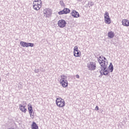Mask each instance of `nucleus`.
I'll list each match as a JSON object with an SVG mask.
<instances>
[{"instance_id":"obj_1","label":"nucleus","mask_w":129,"mask_h":129,"mask_svg":"<svg viewBox=\"0 0 129 129\" xmlns=\"http://www.w3.org/2000/svg\"><path fill=\"white\" fill-rule=\"evenodd\" d=\"M33 7L34 10L39 11L42 7V1L41 0H35L33 3Z\"/></svg>"},{"instance_id":"obj_2","label":"nucleus","mask_w":129,"mask_h":129,"mask_svg":"<svg viewBox=\"0 0 129 129\" xmlns=\"http://www.w3.org/2000/svg\"><path fill=\"white\" fill-rule=\"evenodd\" d=\"M97 60L101 66L100 67L103 68L107 67V64H108V62L103 59V56H100L99 58H98Z\"/></svg>"},{"instance_id":"obj_3","label":"nucleus","mask_w":129,"mask_h":129,"mask_svg":"<svg viewBox=\"0 0 129 129\" xmlns=\"http://www.w3.org/2000/svg\"><path fill=\"white\" fill-rule=\"evenodd\" d=\"M56 105H57L59 107H63L65 106V101L64 99L60 98H57L56 100Z\"/></svg>"},{"instance_id":"obj_4","label":"nucleus","mask_w":129,"mask_h":129,"mask_svg":"<svg viewBox=\"0 0 129 129\" xmlns=\"http://www.w3.org/2000/svg\"><path fill=\"white\" fill-rule=\"evenodd\" d=\"M43 14L45 18H49L52 15V10L49 8L44 9L43 10Z\"/></svg>"},{"instance_id":"obj_5","label":"nucleus","mask_w":129,"mask_h":129,"mask_svg":"<svg viewBox=\"0 0 129 129\" xmlns=\"http://www.w3.org/2000/svg\"><path fill=\"white\" fill-rule=\"evenodd\" d=\"M104 19L105 24H108V25H109V24H111V20L109 17V14L107 12H106L104 14Z\"/></svg>"},{"instance_id":"obj_6","label":"nucleus","mask_w":129,"mask_h":129,"mask_svg":"<svg viewBox=\"0 0 129 129\" xmlns=\"http://www.w3.org/2000/svg\"><path fill=\"white\" fill-rule=\"evenodd\" d=\"M74 56H75V57H80V56H81V51L78 50V47H77V46L74 47Z\"/></svg>"},{"instance_id":"obj_7","label":"nucleus","mask_w":129,"mask_h":129,"mask_svg":"<svg viewBox=\"0 0 129 129\" xmlns=\"http://www.w3.org/2000/svg\"><path fill=\"white\" fill-rule=\"evenodd\" d=\"M87 67L89 68V70L91 71H94L96 69V63L94 62H90L87 65Z\"/></svg>"},{"instance_id":"obj_8","label":"nucleus","mask_w":129,"mask_h":129,"mask_svg":"<svg viewBox=\"0 0 129 129\" xmlns=\"http://www.w3.org/2000/svg\"><path fill=\"white\" fill-rule=\"evenodd\" d=\"M66 24L67 23L64 20L61 19L57 22V25L59 28H65L66 27Z\"/></svg>"},{"instance_id":"obj_9","label":"nucleus","mask_w":129,"mask_h":129,"mask_svg":"<svg viewBox=\"0 0 129 129\" xmlns=\"http://www.w3.org/2000/svg\"><path fill=\"white\" fill-rule=\"evenodd\" d=\"M71 15L74 18H79L80 16L79 15V13L75 10H73L72 11V12L71 13Z\"/></svg>"},{"instance_id":"obj_10","label":"nucleus","mask_w":129,"mask_h":129,"mask_svg":"<svg viewBox=\"0 0 129 129\" xmlns=\"http://www.w3.org/2000/svg\"><path fill=\"white\" fill-rule=\"evenodd\" d=\"M19 109H20L21 111H22V112H24V113H26L27 111V109L26 108L25 106H23L22 104L19 105Z\"/></svg>"},{"instance_id":"obj_11","label":"nucleus","mask_w":129,"mask_h":129,"mask_svg":"<svg viewBox=\"0 0 129 129\" xmlns=\"http://www.w3.org/2000/svg\"><path fill=\"white\" fill-rule=\"evenodd\" d=\"M122 24L123 26H125V27H128L129 21L127 19H124L122 21Z\"/></svg>"},{"instance_id":"obj_12","label":"nucleus","mask_w":129,"mask_h":129,"mask_svg":"<svg viewBox=\"0 0 129 129\" xmlns=\"http://www.w3.org/2000/svg\"><path fill=\"white\" fill-rule=\"evenodd\" d=\"M60 84L62 87H67L68 86V81H63L60 82Z\"/></svg>"},{"instance_id":"obj_13","label":"nucleus","mask_w":129,"mask_h":129,"mask_svg":"<svg viewBox=\"0 0 129 129\" xmlns=\"http://www.w3.org/2000/svg\"><path fill=\"white\" fill-rule=\"evenodd\" d=\"M102 68L103 69V72H104L105 76L108 75L109 74V72L107 71V67H104Z\"/></svg>"},{"instance_id":"obj_14","label":"nucleus","mask_w":129,"mask_h":129,"mask_svg":"<svg viewBox=\"0 0 129 129\" xmlns=\"http://www.w3.org/2000/svg\"><path fill=\"white\" fill-rule=\"evenodd\" d=\"M107 36L109 39H112L114 37V32L110 31L108 33Z\"/></svg>"},{"instance_id":"obj_15","label":"nucleus","mask_w":129,"mask_h":129,"mask_svg":"<svg viewBox=\"0 0 129 129\" xmlns=\"http://www.w3.org/2000/svg\"><path fill=\"white\" fill-rule=\"evenodd\" d=\"M28 111L29 113H30L31 114H32V112H33V107H32V105H31V104H29L28 105Z\"/></svg>"},{"instance_id":"obj_16","label":"nucleus","mask_w":129,"mask_h":129,"mask_svg":"<svg viewBox=\"0 0 129 129\" xmlns=\"http://www.w3.org/2000/svg\"><path fill=\"white\" fill-rule=\"evenodd\" d=\"M31 128L39 129V126H38V125L37 124V123H36L35 122H33L32 124L31 125Z\"/></svg>"},{"instance_id":"obj_17","label":"nucleus","mask_w":129,"mask_h":129,"mask_svg":"<svg viewBox=\"0 0 129 129\" xmlns=\"http://www.w3.org/2000/svg\"><path fill=\"white\" fill-rule=\"evenodd\" d=\"M61 81H67V76L64 75L61 76V79L60 80V82Z\"/></svg>"},{"instance_id":"obj_18","label":"nucleus","mask_w":129,"mask_h":129,"mask_svg":"<svg viewBox=\"0 0 129 129\" xmlns=\"http://www.w3.org/2000/svg\"><path fill=\"white\" fill-rule=\"evenodd\" d=\"M20 45L21 46H22V47H26V48H27L28 42H26L25 41H21Z\"/></svg>"},{"instance_id":"obj_19","label":"nucleus","mask_w":129,"mask_h":129,"mask_svg":"<svg viewBox=\"0 0 129 129\" xmlns=\"http://www.w3.org/2000/svg\"><path fill=\"white\" fill-rule=\"evenodd\" d=\"M99 68V70L100 71L101 76H103V75H104L105 74L103 72V70L102 69V67H100Z\"/></svg>"},{"instance_id":"obj_20","label":"nucleus","mask_w":129,"mask_h":129,"mask_svg":"<svg viewBox=\"0 0 129 129\" xmlns=\"http://www.w3.org/2000/svg\"><path fill=\"white\" fill-rule=\"evenodd\" d=\"M63 12L64 13V15H66V14H69V13H70V10L68 8H64L63 9Z\"/></svg>"},{"instance_id":"obj_21","label":"nucleus","mask_w":129,"mask_h":129,"mask_svg":"<svg viewBox=\"0 0 129 129\" xmlns=\"http://www.w3.org/2000/svg\"><path fill=\"white\" fill-rule=\"evenodd\" d=\"M109 70H110V72H112V71H113V65H112V63L111 62L110 63Z\"/></svg>"},{"instance_id":"obj_22","label":"nucleus","mask_w":129,"mask_h":129,"mask_svg":"<svg viewBox=\"0 0 129 129\" xmlns=\"http://www.w3.org/2000/svg\"><path fill=\"white\" fill-rule=\"evenodd\" d=\"M87 5H88V7H89V8L90 9V7H92L93 6H94V3H93V2H88Z\"/></svg>"},{"instance_id":"obj_23","label":"nucleus","mask_w":129,"mask_h":129,"mask_svg":"<svg viewBox=\"0 0 129 129\" xmlns=\"http://www.w3.org/2000/svg\"><path fill=\"white\" fill-rule=\"evenodd\" d=\"M28 47H34V43L27 42V48Z\"/></svg>"},{"instance_id":"obj_24","label":"nucleus","mask_w":129,"mask_h":129,"mask_svg":"<svg viewBox=\"0 0 129 129\" xmlns=\"http://www.w3.org/2000/svg\"><path fill=\"white\" fill-rule=\"evenodd\" d=\"M58 15H65V13H64V10L63 9L62 11H60L58 12Z\"/></svg>"},{"instance_id":"obj_25","label":"nucleus","mask_w":129,"mask_h":129,"mask_svg":"<svg viewBox=\"0 0 129 129\" xmlns=\"http://www.w3.org/2000/svg\"><path fill=\"white\" fill-rule=\"evenodd\" d=\"M29 114L30 115V117L32 118H34V113L33 112H31V113H29Z\"/></svg>"},{"instance_id":"obj_26","label":"nucleus","mask_w":129,"mask_h":129,"mask_svg":"<svg viewBox=\"0 0 129 129\" xmlns=\"http://www.w3.org/2000/svg\"><path fill=\"white\" fill-rule=\"evenodd\" d=\"M59 4L61 6H64V2L63 1H60Z\"/></svg>"},{"instance_id":"obj_27","label":"nucleus","mask_w":129,"mask_h":129,"mask_svg":"<svg viewBox=\"0 0 129 129\" xmlns=\"http://www.w3.org/2000/svg\"><path fill=\"white\" fill-rule=\"evenodd\" d=\"M99 108H98V106H96L95 109V110H98Z\"/></svg>"},{"instance_id":"obj_28","label":"nucleus","mask_w":129,"mask_h":129,"mask_svg":"<svg viewBox=\"0 0 129 129\" xmlns=\"http://www.w3.org/2000/svg\"><path fill=\"white\" fill-rule=\"evenodd\" d=\"M103 59H104V61H106V62H107V59H106V58H105V57L103 56Z\"/></svg>"},{"instance_id":"obj_29","label":"nucleus","mask_w":129,"mask_h":129,"mask_svg":"<svg viewBox=\"0 0 129 129\" xmlns=\"http://www.w3.org/2000/svg\"><path fill=\"white\" fill-rule=\"evenodd\" d=\"M34 72L35 73H38V72H39V70H34Z\"/></svg>"},{"instance_id":"obj_30","label":"nucleus","mask_w":129,"mask_h":129,"mask_svg":"<svg viewBox=\"0 0 129 129\" xmlns=\"http://www.w3.org/2000/svg\"><path fill=\"white\" fill-rule=\"evenodd\" d=\"M76 78H78V79H79V78H80V77L78 75H76Z\"/></svg>"},{"instance_id":"obj_31","label":"nucleus","mask_w":129,"mask_h":129,"mask_svg":"<svg viewBox=\"0 0 129 129\" xmlns=\"http://www.w3.org/2000/svg\"><path fill=\"white\" fill-rule=\"evenodd\" d=\"M77 2H82V0H77Z\"/></svg>"},{"instance_id":"obj_32","label":"nucleus","mask_w":129,"mask_h":129,"mask_svg":"<svg viewBox=\"0 0 129 129\" xmlns=\"http://www.w3.org/2000/svg\"><path fill=\"white\" fill-rule=\"evenodd\" d=\"M20 85H22V83H20Z\"/></svg>"},{"instance_id":"obj_33","label":"nucleus","mask_w":129,"mask_h":129,"mask_svg":"<svg viewBox=\"0 0 129 129\" xmlns=\"http://www.w3.org/2000/svg\"><path fill=\"white\" fill-rule=\"evenodd\" d=\"M102 76H101V75L99 76V77H101Z\"/></svg>"},{"instance_id":"obj_34","label":"nucleus","mask_w":129,"mask_h":129,"mask_svg":"<svg viewBox=\"0 0 129 129\" xmlns=\"http://www.w3.org/2000/svg\"><path fill=\"white\" fill-rule=\"evenodd\" d=\"M0 82H1V78H0Z\"/></svg>"}]
</instances>
